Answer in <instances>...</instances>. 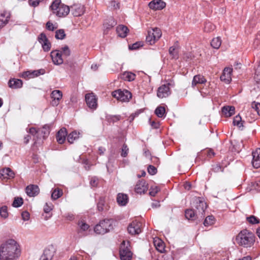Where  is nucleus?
Listing matches in <instances>:
<instances>
[{"mask_svg":"<svg viewBox=\"0 0 260 260\" xmlns=\"http://www.w3.org/2000/svg\"><path fill=\"white\" fill-rule=\"evenodd\" d=\"M20 251L18 244L13 239H9L0 246V260H15Z\"/></svg>","mask_w":260,"mask_h":260,"instance_id":"nucleus-1","label":"nucleus"},{"mask_svg":"<svg viewBox=\"0 0 260 260\" xmlns=\"http://www.w3.org/2000/svg\"><path fill=\"white\" fill-rule=\"evenodd\" d=\"M255 241V236L247 230L241 231L236 237V242L240 246L250 247Z\"/></svg>","mask_w":260,"mask_h":260,"instance_id":"nucleus-2","label":"nucleus"},{"mask_svg":"<svg viewBox=\"0 0 260 260\" xmlns=\"http://www.w3.org/2000/svg\"><path fill=\"white\" fill-rule=\"evenodd\" d=\"M52 13L59 17H65L70 12L69 6L62 4L61 0H54L50 6Z\"/></svg>","mask_w":260,"mask_h":260,"instance_id":"nucleus-3","label":"nucleus"},{"mask_svg":"<svg viewBox=\"0 0 260 260\" xmlns=\"http://www.w3.org/2000/svg\"><path fill=\"white\" fill-rule=\"evenodd\" d=\"M38 41L42 44V48L44 51L48 52L50 50L51 44L45 33L42 32L39 35Z\"/></svg>","mask_w":260,"mask_h":260,"instance_id":"nucleus-4","label":"nucleus"},{"mask_svg":"<svg viewBox=\"0 0 260 260\" xmlns=\"http://www.w3.org/2000/svg\"><path fill=\"white\" fill-rule=\"evenodd\" d=\"M117 24V21L112 16L108 17L103 23L104 34L107 35L109 31Z\"/></svg>","mask_w":260,"mask_h":260,"instance_id":"nucleus-5","label":"nucleus"},{"mask_svg":"<svg viewBox=\"0 0 260 260\" xmlns=\"http://www.w3.org/2000/svg\"><path fill=\"white\" fill-rule=\"evenodd\" d=\"M50 56L52 62L55 65H60L63 63L62 52L58 50H53L50 53Z\"/></svg>","mask_w":260,"mask_h":260,"instance_id":"nucleus-6","label":"nucleus"},{"mask_svg":"<svg viewBox=\"0 0 260 260\" xmlns=\"http://www.w3.org/2000/svg\"><path fill=\"white\" fill-rule=\"evenodd\" d=\"M194 203V207L196 209L194 211H197L198 216L200 217H202L207 207L206 203L200 200L199 199H196Z\"/></svg>","mask_w":260,"mask_h":260,"instance_id":"nucleus-7","label":"nucleus"},{"mask_svg":"<svg viewBox=\"0 0 260 260\" xmlns=\"http://www.w3.org/2000/svg\"><path fill=\"white\" fill-rule=\"evenodd\" d=\"M55 252V248L52 245H49L44 251L40 260H51Z\"/></svg>","mask_w":260,"mask_h":260,"instance_id":"nucleus-8","label":"nucleus"},{"mask_svg":"<svg viewBox=\"0 0 260 260\" xmlns=\"http://www.w3.org/2000/svg\"><path fill=\"white\" fill-rule=\"evenodd\" d=\"M142 223L138 221H133L127 228L128 233L131 235L139 234L141 232Z\"/></svg>","mask_w":260,"mask_h":260,"instance_id":"nucleus-9","label":"nucleus"},{"mask_svg":"<svg viewBox=\"0 0 260 260\" xmlns=\"http://www.w3.org/2000/svg\"><path fill=\"white\" fill-rule=\"evenodd\" d=\"M170 85V83L164 84L158 87L157 91L158 98H167L170 95L171 91L169 87Z\"/></svg>","mask_w":260,"mask_h":260,"instance_id":"nucleus-10","label":"nucleus"},{"mask_svg":"<svg viewBox=\"0 0 260 260\" xmlns=\"http://www.w3.org/2000/svg\"><path fill=\"white\" fill-rule=\"evenodd\" d=\"M132 253L129 249L125 247V242L123 241L120 248V256L121 260H130Z\"/></svg>","mask_w":260,"mask_h":260,"instance_id":"nucleus-11","label":"nucleus"},{"mask_svg":"<svg viewBox=\"0 0 260 260\" xmlns=\"http://www.w3.org/2000/svg\"><path fill=\"white\" fill-rule=\"evenodd\" d=\"M112 98H132V93L127 89H118L111 92Z\"/></svg>","mask_w":260,"mask_h":260,"instance_id":"nucleus-12","label":"nucleus"},{"mask_svg":"<svg viewBox=\"0 0 260 260\" xmlns=\"http://www.w3.org/2000/svg\"><path fill=\"white\" fill-rule=\"evenodd\" d=\"M148 188V184L145 180H139L136 184L135 190L138 193H145Z\"/></svg>","mask_w":260,"mask_h":260,"instance_id":"nucleus-13","label":"nucleus"},{"mask_svg":"<svg viewBox=\"0 0 260 260\" xmlns=\"http://www.w3.org/2000/svg\"><path fill=\"white\" fill-rule=\"evenodd\" d=\"M232 71V68L229 67L225 68L220 77L221 81L224 82L226 84L230 83L232 80L231 75Z\"/></svg>","mask_w":260,"mask_h":260,"instance_id":"nucleus-14","label":"nucleus"},{"mask_svg":"<svg viewBox=\"0 0 260 260\" xmlns=\"http://www.w3.org/2000/svg\"><path fill=\"white\" fill-rule=\"evenodd\" d=\"M0 176L2 179H10L13 178L15 173L9 168H6L0 170Z\"/></svg>","mask_w":260,"mask_h":260,"instance_id":"nucleus-15","label":"nucleus"},{"mask_svg":"<svg viewBox=\"0 0 260 260\" xmlns=\"http://www.w3.org/2000/svg\"><path fill=\"white\" fill-rule=\"evenodd\" d=\"M148 6L151 9L162 10L166 7V4L162 0H153L149 3Z\"/></svg>","mask_w":260,"mask_h":260,"instance_id":"nucleus-16","label":"nucleus"},{"mask_svg":"<svg viewBox=\"0 0 260 260\" xmlns=\"http://www.w3.org/2000/svg\"><path fill=\"white\" fill-rule=\"evenodd\" d=\"M40 191L38 185L31 184L26 187V193L29 197H35L37 196Z\"/></svg>","mask_w":260,"mask_h":260,"instance_id":"nucleus-17","label":"nucleus"},{"mask_svg":"<svg viewBox=\"0 0 260 260\" xmlns=\"http://www.w3.org/2000/svg\"><path fill=\"white\" fill-rule=\"evenodd\" d=\"M71 11L74 16H80L84 13V7L81 5H74L71 7Z\"/></svg>","mask_w":260,"mask_h":260,"instance_id":"nucleus-18","label":"nucleus"},{"mask_svg":"<svg viewBox=\"0 0 260 260\" xmlns=\"http://www.w3.org/2000/svg\"><path fill=\"white\" fill-rule=\"evenodd\" d=\"M116 31L118 36L124 38L127 36L129 29L126 26L121 24L117 26Z\"/></svg>","mask_w":260,"mask_h":260,"instance_id":"nucleus-19","label":"nucleus"},{"mask_svg":"<svg viewBox=\"0 0 260 260\" xmlns=\"http://www.w3.org/2000/svg\"><path fill=\"white\" fill-rule=\"evenodd\" d=\"M252 163L253 167L258 168L260 167V148L257 149L252 153Z\"/></svg>","mask_w":260,"mask_h":260,"instance_id":"nucleus-20","label":"nucleus"},{"mask_svg":"<svg viewBox=\"0 0 260 260\" xmlns=\"http://www.w3.org/2000/svg\"><path fill=\"white\" fill-rule=\"evenodd\" d=\"M23 82L21 79L12 78L8 82L9 87L13 89L20 88L22 86Z\"/></svg>","mask_w":260,"mask_h":260,"instance_id":"nucleus-21","label":"nucleus"},{"mask_svg":"<svg viewBox=\"0 0 260 260\" xmlns=\"http://www.w3.org/2000/svg\"><path fill=\"white\" fill-rule=\"evenodd\" d=\"M67 136V129L64 127L61 128L57 133L56 135L57 141L59 144H62L64 143L66 136Z\"/></svg>","mask_w":260,"mask_h":260,"instance_id":"nucleus-22","label":"nucleus"},{"mask_svg":"<svg viewBox=\"0 0 260 260\" xmlns=\"http://www.w3.org/2000/svg\"><path fill=\"white\" fill-rule=\"evenodd\" d=\"M29 133L34 136V140L35 141V144L37 143L41 144L43 143V140L40 141V132L39 129H37L35 127H31L29 129Z\"/></svg>","mask_w":260,"mask_h":260,"instance_id":"nucleus-23","label":"nucleus"},{"mask_svg":"<svg viewBox=\"0 0 260 260\" xmlns=\"http://www.w3.org/2000/svg\"><path fill=\"white\" fill-rule=\"evenodd\" d=\"M128 201V197L127 194L119 193L117 196V202L120 206H125Z\"/></svg>","mask_w":260,"mask_h":260,"instance_id":"nucleus-24","label":"nucleus"},{"mask_svg":"<svg viewBox=\"0 0 260 260\" xmlns=\"http://www.w3.org/2000/svg\"><path fill=\"white\" fill-rule=\"evenodd\" d=\"M185 217L188 220H194L196 218L199 216L198 215L197 211H194L192 209H187L185 211Z\"/></svg>","mask_w":260,"mask_h":260,"instance_id":"nucleus-25","label":"nucleus"},{"mask_svg":"<svg viewBox=\"0 0 260 260\" xmlns=\"http://www.w3.org/2000/svg\"><path fill=\"white\" fill-rule=\"evenodd\" d=\"M207 81L205 78L201 75H197L194 76L192 81V86H195L198 84H204Z\"/></svg>","mask_w":260,"mask_h":260,"instance_id":"nucleus-26","label":"nucleus"},{"mask_svg":"<svg viewBox=\"0 0 260 260\" xmlns=\"http://www.w3.org/2000/svg\"><path fill=\"white\" fill-rule=\"evenodd\" d=\"M235 110L234 107L226 106L222 107V112L226 117H230L234 114Z\"/></svg>","mask_w":260,"mask_h":260,"instance_id":"nucleus-27","label":"nucleus"},{"mask_svg":"<svg viewBox=\"0 0 260 260\" xmlns=\"http://www.w3.org/2000/svg\"><path fill=\"white\" fill-rule=\"evenodd\" d=\"M100 222L102 224L103 228L105 229V231H107V233L113 228V221L112 219H105L101 221Z\"/></svg>","mask_w":260,"mask_h":260,"instance_id":"nucleus-28","label":"nucleus"},{"mask_svg":"<svg viewBox=\"0 0 260 260\" xmlns=\"http://www.w3.org/2000/svg\"><path fill=\"white\" fill-rule=\"evenodd\" d=\"M40 132V137L42 136L43 139L45 140L49 136L50 132V127L48 125H45L41 129H39ZM41 138H40L41 139Z\"/></svg>","mask_w":260,"mask_h":260,"instance_id":"nucleus-29","label":"nucleus"},{"mask_svg":"<svg viewBox=\"0 0 260 260\" xmlns=\"http://www.w3.org/2000/svg\"><path fill=\"white\" fill-rule=\"evenodd\" d=\"M121 78L128 81H134L136 78V75L132 72H125L121 75Z\"/></svg>","mask_w":260,"mask_h":260,"instance_id":"nucleus-30","label":"nucleus"},{"mask_svg":"<svg viewBox=\"0 0 260 260\" xmlns=\"http://www.w3.org/2000/svg\"><path fill=\"white\" fill-rule=\"evenodd\" d=\"M87 106L92 109H95L97 107V99H85Z\"/></svg>","mask_w":260,"mask_h":260,"instance_id":"nucleus-31","label":"nucleus"},{"mask_svg":"<svg viewBox=\"0 0 260 260\" xmlns=\"http://www.w3.org/2000/svg\"><path fill=\"white\" fill-rule=\"evenodd\" d=\"M154 32H151V30H148L147 32V35L146 37V42L149 45L154 44L155 42L157 41L154 39L153 37Z\"/></svg>","mask_w":260,"mask_h":260,"instance_id":"nucleus-32","label":"nucleus"},{"mask_svg":"<svg viewBox=\"0 0 260 260\" xmlns=\"http://www.w3.org/2000/svg\"><path fill=\"white\" fill-rule=\"evenodd\" d=\"M169 52L173 59H177L179 58L178 51L176 50L175 46L170 47L169 49Z\"/></svg>","mask_w":260,"mask_h":260,"instance_id":"nucleus-33","label":"nucleus"},{"mask_svg":"<svg viewBox=\"0 0 260 260\" xmlns=\"http://www.w3.org/2000/svg\"><path fill=\"white\" fill-rule=\"evenodd\" d=\"M221 44V40L219 37L213 38L211 42V46L215 49H218Z\"/></svg>","mask_w":260,"mask_h":260,"instance_id":"nucleus-34","label":"nucleus"},{"mask_svg":"<svg viewBox=\"0 0 260 260\" xmlns=\"http://www.w3.org/2000/svg\"><path fill=\"white\" fill-rule=\"evenodd\" d=\"M66 37V34L63 29H59L55 31V38L57 40H63Z\"/></svg>","mask_w":260,"mask_h":260,"instance_id":"nucleus-35","label":"nucleus"},{"mask_svg":"<svg viewBox=\"0 0 260 260\" xmlns=\"http://www.w3.org/2000/svg\"><path fill=\"white\" fill-rule=\"evenodd\" d=\"M62 195V190L58 188L55 189L51 194V198L53 200H56Z\"/></svg>","mask_w":260,"mask_h":260,"instance_id":"nucleus-36","label":"nucleus"},{"mask_svg":"<svg viewBox=\"0 0 260 260\" xmlns=\"http://www.w3.org/2000/svg\"><path fill=\"white\" fill-rule=\"evenodd\" d=\"M78 138V134H77L76 132H73L68 135L67 140L70 144H72L74 142V140Z\"/></svg>","mask_w":260,"mask_h":260,"instance_id":"nucleus-37","label":"nucleus"},{"mask_svg":"<svg viewBox=\"0 0 260 260\" xmlns=\"http://www.w3.org/2000/svg\"><path fill=\"white\" fill-rule=\"evenodd\" d=\"M94 230L96 233L99 234H104L107 233V231H105V229L103 228L101 222H100L99 224L96 225Z\"/></svg>","mask_w":260,"mask_h":260,"instance_id":"nucleus-38","label":"nucleus"},{"mask_svg":"<svg viewBox=\"0 0 260 260\" xmlns=\"http://www.w3.org/2000/svg\"><path fill=\"white\" fill-rule=\"evenodd\" d=\"M243 121H242L241 117L238 115L235 116L233 120V124L234 125H236L239 127L243 126Z\"/></svg>","mask_w":260,"mask_h":260,"instance_id":"nucleus-39","label":"nucleus"},{"mask_svg":"<svg viewBox=\"0 0 260 260\" xmlns=\"http://www.w3.org/2000/svg\"><path fill=\"white\" fill-rule=\"evenodd\" d=\"M11 14L8 11H4L0 14V20L3 22L5 21V19L7 20V23L9 21V19L10 18Z\"/></svg>","mask_w":260,"mask_h":260,"instance_id":"nucleus-40","label":"nucleus"},{"mask_svg":"<svg viewBox=\"0 0 260 260\" xmlns=\"http://www.w3.org/2000/svg\"><path fill=\"white\" fill-rule=\"evenodd\" d=\"M151 32H154L153 37L154 39L157 41L160 38L161 36V32L160 29L155 27L154 28L152 29L151 30Z\"/></svg>","mask_w":260,"mask_h":260,"instance_id":"nucleus-41","label":"nucleus"},{"mask_svg":"<svg viewBox=\"0 0 260 260\" xmlns=\"http://www.w3.org/2000/svg\"><path fill=\"white\" fill-rule=\"evenodd\" d=\"M155 113L158 117H162L165 113V108L161 106L158 107L155 111Z\"/></svg>","mask_w":260,"mask_h":260,"instance_id":"nucleus-42","label":"nucleus"},{"mask_svg":"<svg viewBox=\"0 0 260 260\" xmlns=\"http://www.w3.org/2000/svg\"><path fill=\"white\" fill-rule=\"evenodd\" d=\"M154 244L157 250L162 252V251L164 250V246L162 242L159 240H155L154 241Z\"/></svg>","mask_w":260,"mask_h":260,"instance_id":"nucleus-43","label":"nucleus"},{"mask_svg":"<svg viewBox=\"0 0 260 260\" xmlns=\"http://www.w3.org/2000/svg\"><path fill=\"white\" fill-rule=\"evenodd\" d=\"M23 204V199L21 198H15L12 205L14 207H19Z\"/></svg>","mask_w":260,"mask_h":260,"instance_id":"nucleus-44","label":"nucleus"},{"mask_svg":"<svg viewBox=\"0 0 260 260\" xmlns=\"http://www.w3.org/2000/svg\"><path fill=\"white\" fill-rule=\"evenodd\" d=\"M214 217L212 215L208 216L204 221V224L205 226H208L213 223Z\"/></svg>","mask_w":260,"mask_h":260,"instance_id":"nucleus-45","label":"nucleus"},{"mask_svg":"<svg viewBox=\"0 0 260 260\" xmlns=\"http://www.w3.org/2000/svg\"><path fill=\"white\" fill-rule=\"evenodd\" d=\"M78 225L80 227V229L79 232H81L82 231H86L89 228V225L86 223L82 221L79 222Z\"/></svg>","mask_w":260,"mask_h":260,"instance_id":"nucleus-46","label":"nucleus"},{"mask_svg":"<svg viewBox=\"0 0 260 260\" xmlns=\"http://www.w3.org/2000/svg\"><path fill=\"white\" fill-rule=\"evenodd\" d=\"M45 73V71L43 69L38 70H34L33 71H31V78H34L35 77H38L40 75H43Z\"/></svg>","mask_w":260,"mask_h":260,"instance_id":"nucleus-47","label":"nucleus"},{"mask_svg":"<svg viewBox=\"0 0 260 260\" xmlns=\"http://www.w3.org/2000/svg\"><path fill=\"white\" fill-rule=\"evenodd\" d=\"M62 55L68 57L71 55V50L67 45L64 46L61 48Z\"/></svg>","mask_w":260,"mask_h":260,"instance_id":"nucleus-48","label":"nucleus"},{"mask_svg":"<svg viewBox=\"0 0 260 260\" xmlns=\"http://www.w3.org/2000/svg\"><path fill=\"white\" fill-rule=\"evenodd\" d=\"M143 46V42H137L131 46H129V49L131 50H136L140 48L141 47Z\"/></svg>","mask_w":260,"mask_h":260,"instance_id":"nucleus-49","label":"nucleus"},{"mask_svg":"<svg viewBox=\"0 0 260 260\" xmlns=\"http://www.w3.org/2000/svg\"><path fill=\"white\" fill-rule=\"evenodd\" d=\"M62 93L61 90H55L51 93L50 98H62Z\"/></svg>","mask_w":260,"mask_h":260,"instance_id":"nucleus-50","label":"nucleus"},{"mask_svg":"<svg viewBox=\"0 0 260 260\" xmlns=\"http://www.w3.org/2000/svg\"><path fill=\"white\" fill-rule=\"evenodd\" d=\"M0 215L2 217L6 218L8 217V213L7 211V207L3 206L0 209Z\"/></svg>","mask_w":260,"mask_h":260,"instance_id":"nucleus-51","label":"nucleus"},{"mask_svg":"<svg viewBox=\"0 0 260 260\" xmlns=\"http://www.w3.org/2000/svg\"><path fill=\"white\" fill-rule=\"evenodd\" d=\"M57 28V25L54 26L53 23L49 21L46 23V28L49 31H54Z\"/></svg>","mask_w":260,"mask_h":260,"instance_id":"nucleus-52","label":"nucleus"},{"mask_svg":"<svg viewBox=\"0 0 260 260\" xmlns=\"http://www.w3.org/2000/svg\"><path fill=\"white\" fill-rule=\"evenodd\" d=\"M247 220L251 224H256L259 222V220L253 215L247 217Z\"/></svg>","mask_w":260,"mask_h":260,"instance_id":"nucleus-53","label":"nucleus"},{"mask_svg":"<svg viewBox=\"0 0 260 260\" xmlns=\"http://www.w3.org/2000/svg\"><path fill=\"white\" fill-rule=\"evenodd\" d=\"M147 171L149 174L153 175L157 173L156 168L152 165H149L147 168Z\"/></svg>","mask_w":260,"mask_h":260,"instance_id":"nucleus-54","label":"nucleus"},{"mask_svg":"<svg viewBox=\"0 0 260 260\" xmlns=\"http://www.w3.org/2000/svg\"><path fill=\"white\" fill-rule=\"evenodd\" d=\"M251 107L255 109L258 115H260V103L253 102L251 104Z\"/></svg>","mask_w":260,"mask_h":260,"instance_id":"nucleus-55","label":"nucleus"},{"mask_svg":"<svg viewBox=\"0 0 260 260\" xmlns=\"http://www.w3.org/2000/svg\"><path fill=\"white\" fill-rule=\"evenodd\" d=\"M128 152V148L126 144H123L121 152V156L122 157H126L127 155Z\"/></svg>","mask_w":260,"mask_h":260,"instance_id":"nucleus-56","label":"nucleus"},{"mask_svg":"<svg viewBox=\"0 0 260 260\" xmlns=\"http://www.w3.org/2000/svg\"><path fill=\"white\" fill-rule=\"evenodd\" d=\"M31 71H27L22 72L19 77L27 79V78H31Z\"/></svg>","mask_w":260,"mask_h":260,"instance_id":"nucleus-57","label":"nucleus"},{"mask_svg":"<svg viewBox=\"0 0 260 260\" xmlns=\"http://www.w3.org/2000/svg\"><path fill=\"white\" fill-rule=\"evenodd\" d=\"M22 218L24 221H27L29 219V213L27 211H23L21 213Z\"/></svg>","mask_w":260,"mask_h":260,"instance_id":"nucleus-58","label":"nucleus"},{"mask_svg":"<svg viewBox=\"0 0 260 260\" xmlns=\"http://www.w3.org/2000/svg\"><path fill=\"white\" fill-rule=\"evenodd\" d=\"M98 183V179L96 177H92L90 181L91 186L93 187L96 186Z\"/></svg>","mask_w":260,"mask_h":260,"instance_id":"nucleus-59","label":"nucleus"},{"mask_svg":"<svg viewBox=\"0 0 260 260\" xmlns=\"http://www.w3.org/2000/svg\"><path fill=\"white\" fill-rule=\"evenodd\" d=\"M51 204H50V205L48 203H46L44 207V211L45 213H49L51 210Z\"/></svg>","mask_w":260,"mask_h":260,"instance_id":"nucleus-60","label":"nucleus"},{"mask_svg":"<svg viewBox=\"0 0 260 260\" xmlns=\"http://www.w3.org/2000/svg\"><path fill=\"white\" fill-rule=\"evenodd\" d=\"M60 99H52L51 101H50V103L53 106H57L59 103Z\"/></svg>","mask_w":260,"mask_h":260,"instance_id":"nucleus-61","label":"nucleus"},{"mask_svg":"<svg viewBox=\"0 0 260 260\" xmlns=\"http://www.w3.org/2000/svg\"><path fill=\"white\" fill-rule=\"evenodd\" d=\"M104 203L103 201H100L98 204V209L100 211H102L104 210Z\"/></svg>","mask_w":260,"mask_h":260,"instance_id":"nucleus-62","label":"nucleus"},{"mask_svg":"<svg viewBox=\"0 0 260 260\" xmlns=\"http://www.w3.org/2000/svg\"><path fill=\"white\" fill-rule=\"evenodd\" d=\"M120 119V116L118 115L115 116H110L109 118H108L109 120L112 121L113 122L116 121H118Z\"/></svg>","mask_w":260,"mask_h":260,"instance_id":"nucleus-63","label":"nucleus"},{"mask_svg":"<svg viewBox=\"0 0 260 260\" xmlns=\"http://www.w3.org/2000/svg\"><path fill=\"white\" fill-rule=\"evenodd\" d=\"M65 64H67L70 68H72L75 67V62L72 60H67L65 61Z\"/></svg>","mask_w":260,"mask_h":260,"instance_id":"nucleus-64","label":"nucleus"}]
</instances>
